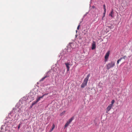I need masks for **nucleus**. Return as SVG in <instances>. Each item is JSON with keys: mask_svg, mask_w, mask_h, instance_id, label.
I'll return each instance as SVG.
<instances>
[{"mask_svg": "<svg viewBox=\"0 0 132 132\" xmlns=\"http://www.w3.org/2000/svg\"><path fill=\"white\" fill-rule=\"evenodd\" d=\"M90 76V74H88L87 75V77L84 79V81L81 85V88H84L87 85L88 81V80Z\"/></svg>", "mask_w": 132, "mask_h": 132, "instance_id": "1", "label": "nucleus"}, {"mask_svg": "<svg viewBox=\"0 0 132 132\" xmlns=\"http://www.w3.org/2000/svg\"><path fill=\"white\" fill-rule=\"evenodd\" d=\"M115 65V63L113 62H112L109 63L106 65V69L108 70L110 68H112Z\"/></svg>", "mask_w": 132, "mask_h": 132, "instance_id": "2", "label": "nucleus"}, {"mask_svg": "<svg viewBox=\"0 0 132 132\" xmlns=\"http://www.w3.org/2000/svg\"><path fill=\"white\" fill-rule=\"evenodd\" d=\"M110 54V51L108 52L105 55L104 58H105V61L106 62L107 61L108 59V58Z\"/></svg>", "mask_w": 132, "mask_h": 132, "instance_id": "3", "label": "nucleus"}, {"mask_svg": "<svg viewBox=\"0 0 132 132\" xmlns=\"http://www.w3.org/2000/svg\"><path fill=\"white\" fill-rule=\"evenodd\" d=\"M112 107V106L109 104L106 108V112L108 113L109 111L110 110Z\"/></svg>", "mask_w": 132, "mask_h": 132, "instance_id": "4", "label": "nucleus"}, {"mask_svg": "<svg viewBox=\"0 0 132 132\" xmlns=\"http://www.w3.org/2000/svg\"><path fill=\"white\" fill-rule=\"evenodd\" d=\"M50 71H48L47 73H46V75L44 77L42 78V79L41 80V81L43 80L45 78L48 77L49 76V74L50 73Z\"/></svg>", "mask_w": 132, "mask_h": 132, "instance_id": "5", "label": "nucleus"}, {"mask_svg": "<svg viewBox=\"0 0 132 132\" xmlns=\"http://www.w3.org/2000/svg\"><path fill=\"white\" fill-rule=\"evenodd\" d=\"M45 94H43L42 96H38L36 99V100L38 102L41 99H42L43 97L45 96Z\"/></svg>", "mask_w": 132, "mask_h": 132, "instance_id": "6", "label": "nucleus"}, {"mask_svg": "<svg viewBox=\"0 0 132 132\" xmlns=\"http://www.w3.org/2000/svg\"><path fill=\"white\" fill-rule=\"evenodd\" d=\"M96 46L95 42L94 41H93L92 43V50H94L96 48Z\"/></svg>", "mask_w": 132, "mask_h": 132, "instance_id": "7", "label": "nucleus"}, {"mask_svg": "<svg viewBox=\"0 0 132 132\" xmlns=\"http://www.w3.org/2000/svg\"><path fill=\"white\" fill-rule=\"evenodd\" d=\"M65 64L66 65V67H67V71H68L70 69V66L69 65H70V63H65Z\"/></svg>", "mask_w": 132, "mask_h": 132, "instance_id": "8", "label": "nucleus"}, {"mask_svg": "<svg viewBox=\"0 0 132 132\" xmlns=\"http://www.w3.org/2000/svg\"><path fill=\"white\" fill-rule=\"evenodd\" d=\"M16 110L18 111L17 114L19 115L22 112V110L21 109L18 108Z\"/></svg>", "mask_w": 132, "mask_h": 132, "instance_id": "9", "label": "nucleus"}, {"mask_svg": "<svg viewBox=\"0 0 132 132\" xmlns=\"http://www.w3.org/2000/svg\"><path fill=\"white\" fill-rule=\"evenodd\" d=\"M113 10L111 12V13L109 14V16H110L112 17H113Z\"/></svg>", "mask_w": 132, "mask_h": 132, "instance_id": "10", "label": "nucleus"}, {"mask_svg": "<svg viewBox=\"0 0 132 132\" xmlns=\"http://www.w3.org/2000/svg\"><path fill=\"white\" fill-rule=\"evenodd\" d=\"M38 102V101H37L36 100V101H34L31 104V105H32L31 107H32V106H33L34 105L36 104Z\"/></svg>", "mask_w": 132, "mask_h": 132, "instance_id": "11", "label": "nucleus"}, {"mask_svg": "<svg viewBox=\"0 0 132 132\" xmlns=\"http://www.w3.org/2000/svg\"><path fill=\"white\" fill-rule=\"evenodd\" d=\"M103 7L104 9V14H105L106 12V9L105 8V5L104 4L103 5Z\"/></svg>", "mask_w": 132, "mask_h": 132, "instance_id": "12", "label": "nucleus"}, {"mask_svg": "<svg viewBox=\"0 0 132 132\" xmlns=\"http://www.w3.org/2000/svg\"><path fill=\"white\" fill-rule=\"evenodd\" d=\"M74 119V117H73L70 118L69 120V121L70 122H71L72 121V120Z\"/></svg>", "mask_w": 132, "mask_h": 132, "instance_id": "13", "label": "nucleus"}, {"mask_svg": "<svg viewBox=\"0 0 132 132\" xmlns=\"http://www.w3.org/2000/svg\"><path fill=\"white\" fill-rule=\"evenodd\" d=\"M65 111H63L61 114H60V116H62L65 113Z\"/></svg>", "mask_w": 132, "mask_h": 132, "instance_id": "14", "label": "nucleus"}, {"mask_svg": "<svg viewBox=\"0 0 132 132\" xmlns=\"http://www.w3.org/2000/svg\"><path fill=\"white\" fill-rule=\"evenodd\" d=\"M114 102H115V101L114 100H112L111 102V104H110V105L113 106V104H114Z\"/></svg>", "mask_w": 132, "mask_h": 132, "instance_id": "15", "label": "nucleus"}, {"mask_svg": "<svg viewBox=\"0 0 132 132\" xmlns=\"http://www.w3.org/2000/svg\"><path fill=\"white\" fill-rule=\"evenodd\" d=\"M55 126L54 125V124H53V126L52 128L51 129V131H52L55 128Z\"/></svg>", "mask_w": 132, "mask_h": 132, "instance_id": "16", "label": "nucleus"}, {"mask_svg": "<svg viewBox=\"0 0 132 132\" xmlns=\"http://www.w3.org/2000/svg\"><path fill=\"white\" fill-rule=\"evenodd\" d=\"M68 125V123H66V124H65V126H64V127H67V126H68V125Z\"/></svg>", "mask_w": 132, "mask_h": 132, "instance_id": "17", "label": "nucleus"}, {"mask_svg": "<svg viewBox=\"0 0 132 132\" xmlns=\"http://www.w3.org/2000/svg\"><path fill=\"white\" fill-rule=\"evenodd\" d=\"M126 57V56H123V57H122V59H125V58Z\"/></svg>", "mask_w": 132, "mask_h": 132, "instance_id": "18", "label": "nucleus"}, {"mask_svg": "<svg viewBox=\"0 0 132 132\" xmlns=\"http://www.w3.org/2000/svg\"><path fill=\"white\" fill-rule=\"evenodd\" d=\"M122 59V57H121L120 59H119V61L120 62L121 61V60Z\"/></svg>", "mask_w": 132, "mask_h": 132, "instance_id": "19", "label": "nucleus"}, {"mask_svg": "<svg viewBox=\"0 0 132 132\" xmlns=\"http://www.w3.org/2000/svg\"><path fill=\"white\" fill-rule=\"evenodd\" d=\"M67 123H68V125H69L70 123L71 122H70L69 121H67Z\"/></svg>", "mask_w": 132, "mask_h": 132, "instance_id": "20", "label": "nucleus"}, {"mask_svg": "<svg viewBox=\"0 0 132 132\" xmlns=\"http://www.w3.org/2000/svg\"><path fill=\"white\" fill-rule=\"evenodd\" d=\"M67 123H68V125H69L70 123L71 122H70L69 121H67Z\"/></svg>", "mask_w": 132, "mask_h": 132, "instance_id": "21", "label": "nucleus"}, {"mask_svg": "<svg viewBox=\"0 0 132 132\" xmlns=\"http://www.w3.org/2000/svg\"><path fill=\"white\" fill-rule=\"evenodd\" d=\"M80 26V25H79L78 26V27H77V29L78 30L79 29V27Z\"/></svg>", "mask_w": 132, "mask_h": 132, "instance_id": "22", "label": "nucleus"}, {"mask_svg": "<svg viewBox=\"0 0 132 132\" xmlns=\"http://www.w3.org/2000/svg\"><path fill=\"white\" fill-rule=\"evenodd\" d=\"M20 124H19V125L18 127V129H19L20 128Z\"/></svg>", "mask_w": 132, "mask_h": 132, "instance_id": "23", "label": "nucleus"}, {"mask_svg": "<svg viewBox=\"0 0 132 132\" xmlns=\"http://www.w3.org/2000/svg\"><path fill=\"white\" fill-rule=\"evenodd\" d=\"M120 62L119 61V60H118L117 61V64H118L119 63V62Z\"/></svg>", "mask_w": 132, "mask_h": 132, "instance_id": "24", "label": "nucleus"}, {"mask_svg": "<svg viewBox=\"0 0 132 132\" xmlns=\"http://www.w3.org/2000/svg\"><path fill=\"white\" fill-rule=\"evenodd\" d=\"M92 8H95V6H92Z\"/></svg>", "mask_w": 132, "mask_h": 132, "instance_id": "25", "label": "nucleus"}, {"mask_svg": "<svg viewBox=\"0 0 132 132\" xmlns=\"http://www.w3.org/2000/svg\"><path fill=\"white\" fill-rule=\"evenodd\" d=\"M104 15H103V17H104L105 16V14H104Z\"/></svg>", "mask_w": 132, "mask_h": 132, "instance_id": "26", "label": "nucleus"}, {"mask_svg": "<svg viewBox=\"0 0 132 132\" xmlns=\"http://www.w3.org/2000/svg\"><path fill=\"white\" fill-rule=\"evenodd\" d=\"M45 94V95H47L48 94L47 93V94Z\"/></svg>", "mask_w": 132, "mask_h": 132, "instance_id": "27", "label": "nucleus"}, {"mask_svg": "<svg viewBox=\"0 0 132 132\" xmlns=\"http://www.w3.org/2000/svg\"><path fill=\"white\" fill-rule=\"evenodd\" d=\"M2 128H2V126L1 127V129H2Z\"/></svg>", "mask_w": 132, "mask_h": 132, "instance_id": "28", "label": "nucleus"}, {"mask_svg": "<svg viewBox=\"0 0 132 132\" xmlns=\"http://www.w3.org/2000/svg\"><path fill=\"white\" fill-rule=\"evenodd\" d=\"M76 32H77V30H76Z\"/></svg>", "mask_w": 132, "mask_h": 132, "instance_id": "29", "label": "nucleus"}]
</instances>
